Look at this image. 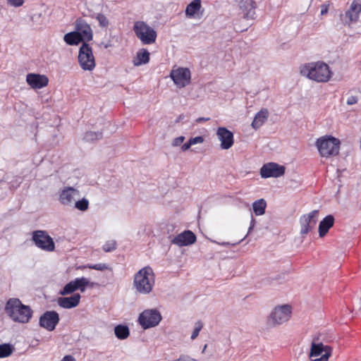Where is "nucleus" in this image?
Here are the masks:
<instances>
[{
    "instance_id": "79ce46f5",
    "label": "nucleus",
    "mask_w": 361,
    "mask_h": 361,
    "mask_svg": "<svg viewBox=\"0 0 361 361\" xmlns=\"http://www.w3.org/2000/svg\"><path fill=\"white\" fill-rule=\"evenodd\" d=\"M204 137L202 136H197L195 137H192L190 139V141L192 143V145H196V144H200L204 142Z\"/></svg>"
},
{
    "instance_id": "9d476101",
    "label": "nucleus",
    "mask_w": 361,
    "mask_h": 361,
    "mask_svg": "<svg viewBox=\"0 0 361 361\" xmlns=\"http://www.w3.org/2000/svg\"><path fill=\"white\" fill-rule=\"evenodd\" d=\"M32 240L35 245L41 250L51 252L55 249V244L52 238L44 231H34Z\"/></svg>"
},
{
    "instance_id": "2eb2a0df",
    "label": "nucleus",
    "mask_w": 361,
    "mask_h": 361,
    "mask_svg": "<svg viewBox=\"0 0 361 361\" xmlns=\"http://www.w3.org/2000/svg\"><path fill=\"white\" fill-rule=\"evenodd\" d=\"M285 167L274 162H269L262 166L260 169L262 178H267L270 177L279 178L285 173Z\"/></svg>"
},
{
    "instance_id": "de8ad7c7",
    "label": "nucleus",
    "mask_w": 361,
    "mask_h": 361,
    "mask_svg": "<svg viewBox=\"0 0 361 361\" xmlns=\"http://www.w3.org/2000/svg\"><path fill=\"white\" fill-rule=\"evenodd\" d=\"M209 120V118L200 117V118H197L196 122L201 123L203 121H207Z\"/></svg>"
},
{
    "instance_id": "dca6fc26",
    "label": "nucleus",
    "mask_w": 361,
    "mask_h": 361,
    "mask_svg": "<svg viewBox=\"0 0 361 361\" xmlns=\"http://www.w3.org/2000/svg\"><path fill=\"white\" fill-rule=\"evenodd\" d=\"M216 136L221 142V148L222 149H230L233 143V134L225 127H219L216 130Z\"/></svg>"
},
{
    "instance_id": "423d86ee",
    "label": "nucleus",
    "mask_w": 361,
    "mask_h": 361,
    "mask_svg": "<svg viewBox=\"0 0 361 361\" xmlns=\"http://www.w3.org/2000/svg\"><path fill=\"white\" fill-rule=\"evenodd\" d=\"M78 63L83 71H92L96 66L92 49L86 42H83L78 51Z\"/></svg>"
},
{
    "instance_id": "c756f323",
    "label": "nucleus",
    "mask_w": 361,
    "mask_h": 361,
    "mask_svg": "<svg viewBox=\"0 0 361 361\" xmlns=\"http://www.w3.org/2000/svg\"><path fill=\"white\" fill-rule=\"evenodd\" d=\"M14 350V348L9 343L0 345V358H4L10 356Z\"/></svg>"
},
{
    "instance_id": "c9c22d12",
    "label": "nucleus",
    "mask_w": 361,
    "mask_h": 361,
    "mask_svg": "<svg viewBox=\"0 0 361 361\" xmlns=\"http://www.w3.org/2000/svg\"><path fill=\"white\" fill-rule=\"evenodd\" d=\"M203 327V324L200 321H197L195 324V328L191 335V339L195 340L199 335L200 331Z\"/></svg>"
},
{
    "instance_id": "aec40b11",
    "label": "nucleus",
    "mask_w": 361,
    "mask_h": 361,
    "mask_svg": "<svg viewBox=\"0 0 361 361\" xmlns=\"http://www.w3.org/2000/svg\"><path fill=\"white\" fill-rule=\"evenodd\" d=\"M26 82L33 89H41L48 85L49 79L44 75L29 73L26 76Z\"/></svg>"
},
{
    "instance_id": "a878e982",
    "label": "nucleus",
    "mask_w": 361,
    "mask_h": 361,
    "mask_svg": "<svg viewBox=\"0 0 361 361\" xmlns=\"http://www.w3.org/2000/svg\"><path fill=\"white\" fill-rule=\"evenodd\" d=\"M64 42L71 46L78 45L82 41V37L76 30L66 34L63 37Z\"/></svg>"
},
{
    "instance_id": "b1692460",
    "label": "nucleus",
    "mask_w": 361,
    "mask_h": 361,
    "mask_svg": "<svg viewBox=\"0 0 361 361\" xmlns=\"http://www.w3.org/2000/svg\"><path fill=\"white\" fill-rule=\"evenodd\" d=\"M334 217L332 215H328L324 217L319 224V235L324 237L329 230L334 226Z\"/></svg>"
},
{
    "instance_id": "6ab92c4d",
    "label": "nucleus",
    "mask_w": 361,
    "mask_h": 361,
    "mask_svg": "<svg viewBox=\"0 0 361 361\" xmlns=\"http://www.w3.org/2000/svg\"><path fill=\"white\" fill-rule=\"evenodd\" d=\"M196 241V236L191 231H185L175 236L171 243L179 247L188 246Z\"/></svg>"
},
{
    "instance_id": "c03bdc74",
    "label": "nucleus",
    "mask_w": 361,
    "mask_h": 361,
    "mask_svg": "<svg viewBox=\"0 0 361 361\" xmlns=\"http://www.w3.org/2000/svg\"><path fill=\"white\" fill-rule=\"evenodd\" d=\"M329 4H322L321 6V15H325L328 13L329 11Z\"/></svg>"
},
{
    "instance_id": "4c0bfd02",
    "label": "nucleus",
    "mask_w": 361,
    "mask_h": 361,
    "mask_svg": "<svg viewBox=\"0 0 361 361\" xmlns=\"http://www.w3.org/2000/svg\"><path fill=\"white\" fill-rule=\"evenodd\" d=\"M6 1L9 6L13 7H20L24 3V0H6Z\"/></svg>"
},
{
    "instance_id": "4468645a",
    "label": "nucleus",
    "mask_w": 361,
    "mask_h": 361,
    "mask_svg": "<svg viewBox=\"0 0 361 361\" xmlns=\"http://www.w3.org/2000/svg\"><path fill=\"white\" fill-rule=\"evenodd\" d=\"M59 314L56 311H47L39 317V325L47 331H54L59 322Z\"/></svg>"
},
{
    "instance_id": "1a4fd4ad",
    "label": "nucleus",
    "mask_w": 361,
    "mask_h": 361,
    "mask_svg": "<svg viewBox=\"0 0 361 361\" xmlns=\"http://www.w3.org/2000/svg\"><path fill=\"white\" fill-rule=\"evenodd\" d=\"M324 353L320 357L315 358L312 361H328L331 355L332 348L329 345H324L319 341L318 337H314L311 343L310 357H317Z\"/></svg>"
},
{
    "instance_id": "e433bc0d",
    "label": "nucleus",
    "mask_w": 361,
    "mask_h": 361,
    "mask_svg": "<svg viewBox=\"0 0 361 361\" xmlns=\"http://www.w3.org/2000/svg\"><path fill=\"white\" fill-rule=\"evenodd\" d=\"M88 268L91 269L98 270V271H104L106 269H111L109 266L106 264L99 263L94 264H90L87 266Z\"/></svg>"
},
{
    "instance_id": "c85d7f7f",
    "label": "nucleus",
    "mask_w": 361,
    "mask_h": 361,
    "mask_svg": "<svg viewBox=\"0 0 361 361\" xmlns=\"http://www.w3.org/2000/svg\"><path fill=\"white\" fill-rule=\"evenodd\" d=\"M266 207L267 203L264 199H259L252 204L253 212L257 216L264 214L265 213Z\"/></svg>"
},
{
    "instance_id": "473e14b6",
    "label": "nucleus",
    "mask_w": 361,
    "mask_h": 361,
    "mask_svg": "<svg viewBox=\"0 0 361 361\" xmlns=\"http://www.w3.org/2000/svg\"><path fill=\"white\" fill-rule=\"evenodd\" d=\"M116 242L114 240L106 242L102 247L103 250L106 252H112L116 250Z\"/></svg>"
},
{
    "instance_id": "0eeeda50",
    "label": "nucleus",
    "mask_w": 361,
    "mask_h": 361,
    "mask_svg": "<svg viewBox=\"0 0 361 361\" xmlns=\"http://www.w3.org/2000/svg\"><path fill=\"white\" fill-rule=\"evenodd\" d=\"M162 317L156 309H148L141 312L138 317V322L144 329L157 326Z\"/></svg>"
},
{
    "instance_id": "3c124183",
    "label": "nucleus",
    "mask_w": 361,
    "mask_h": 361,
    "mask_svg": "<svg viewBox=\"0 0 361 361\" xmlns=\"http://www.w3.org/2000/svg\"><path fill=\"white\" fill-rule=\"evenodd\" d=\"M110 46H111V44H109V43H108V44H105L104 45V48H105V49L109 48Z\"/></svg>"
},
{
    "instance_id": "ddd939ff",
    "label": "nucleus",
    "mask_w": 361,
    "mask_h": 361,
    "mask_svg": "<svg viewBox=\"0 0 361 361\" xmlns=\"http://www.w3.org/2000/svg\"><path fill=\"white\" fill-rule=\"evenodd\" d=\"M318 210H313L310 213L300 216V224L301 226V235H303L307 234L315 227L318 220Z\"/></svg>"
},
{
    "instance_id": "5701e85b",
    "label": "nucleus",
    "mask_w": 361,
    "mask_h": 361,
    "mask_svg": "<svg viewBox=\"0 0 361 361\" xmlns=\"http://www.w3.org/2000/svg\"><path fill=\"white\" fill-rule=\"evenodd\" d=\"M269 111L267 109L263 108L257 112L251 123L252 128L259 129L268 119Z\"/></svg>"
},
{
    "instance_id": "ea45409f",
    "label": "nucleus",
    "mask_w": 361,
    "mask_h": 361,
    "mask_svg": "<svg viewBox=\"0 0 361 361\" xmlns=\"http://www.w3.org/2000/svg\"><path fill=\"white\" fill-rule=\"evenodd\" d=\"M255 223H256L255 219L253 218V216H252L251 221H250V227L248 228V231H247V235L243 239H241L238 243H234L233 245L238 244L240 242H242L247 237V235L254 229V227L255 226Z\"/></svg>"
},
{
    "instance_id": "f257e3e1",
    "label": "nucleus",
    "mask_w": 361,
    "mask_h": 361,
    "mask_svg": "<svg viewBox=\"0 0 361 361\" xmlns=\"http://www.w3.org/2000/svg\"><path fill=\"white\" fill-rule=\"evenodd\" d=\"M155 284V276L152 268L146 266L136 272L133 277V286L137 293L149 294Z\"/></svg>"
},
{
    "instance_id": "37998d69",
    "label": "nucleus",
    "mask_w": 361,
    "mask_h": 361,
    "mask_svg": "<svg viewBox=\"0 0 361 361\" xmlns=\"http://www.w3.org/2000/svg\"><path fill=\"white\" fill-rule=\"evenodd\" d=\"M358 101L357 97L356 96H350L348 98L346 104L348 105L355 104Z\"/></svg>"
},
{
    "instance_id": "bb28decb",
    "label": "nucleus",
    "mask_w": 361,
    "mask_h": 361,
    "mask_svg": "<svg viewBox=\"0 0 361 361\" xmlns=\"http://www.w3.org/2000/svg\"><path fill=\"white\" fill-rule=\"evenodd\" d=\"M201 8V0H193L186 6L185 15L189 18H192L199 13Z\"/></svg>"
},
{
    "instance_id": "4be33fe9",
    "label": "nucleus",
    "mask_w": 361,
    "mask_h": 361,
    "mask_svg": "<svg viewBox=\"0 0 361 361\" xmlns=\"http://www.w3.org/2000/svg\"><path fill=\"white\" fill-rule=\"evenodd\" d=\"M239 6L245 18H254L255 14V2L254 0H241Z\"/></svg>"
},
{
    "instance_id": "39448f33",
    "label": "nucleus",
    "mask_w": 361,
    "mask_h": 361,
    "mask_svg": "<svg viewBox=\"0 0 361 361\" xmlns=\"http://www.w3.org/2000/svg\"><path fill=\"white\" fill-rule=\"evenodd\" d=\"M133 31L142 44H152L157 39V32L144 21L135 22Z\"/></svg>"
},
{
    "instance_id": "49530a36",
    "label": "nucleus",
    "mask_w": 361,
    "mask_h": 361,
    "mask_svg": "<svg viewBox=\"0 0 361 361\" xmlns=\"http://www.w3.org/2000/svg\"><path fill=\"white\" fill-rule=\"evenodd\" d=\"M61 361H75V359L71 355H66Z\"/></svg>"
},
{
    "instance_id": "f704fd0d",
    "label": "nucleus",
    "mask_w": 361,
    "mask_h": 361,
    "mask_svg": "<svg viewBox=\"0 0 361 361\" xmlns=\"http://www.w3.org/2000/svg\"><path fill=\"white\" fill-rule=\"evenodd\" d=\"M96 19L98 20L100 27H107L109 26V20L104 14L98 13L96 16Z\"/></svg>"
},
{
    "instance_id": "2f4dec72",
    "label": "nucleus",
    "mask_w": 361,
    "mask_h": 361,
    "mask_svg": "<svg viewBox=\"0 0 361 361\" xmlns=\"http://www.w3.org/2000/svg\"><path fill=\"white\" fill-rule=\"evenodd\" d=\"M75 207L80 211L84 212L88 209L89 201L86 198H82L74 203Z\"/></svg>"
},
{
    "instance_id": "8fccbe9b",
    "label": "nucleus",
    "mask_w": 361,
    "mask_h": 361,
    "mask_svg": "<svg viewBox=\"0 0 361 361\" xmlns=\"http://www.w3.org/2000/svg\"><path fill=\"white\" fill-rule=\"evenodd\" d=\"M218 244L221 245H224V246H226V245H230V243H218Z\"/></svg>"
},
{
    "instance_id": "58836bf2",
    "label": "nucleus",
    "mask_w": 361,
    "mask_h": 361,
    "mask_svg": "<svg viewBox=\"0 0 361 361\" xmlns=\"http://www.w3.org/2000/svg\"><path fill=\"white\" fill-rule=\"evenodd\" d=\"M350 8L353 10V11H355L358 14L361 12V4H359L356 2L355 1H353L350 6Z\"/></svg>"
},
{
    "instance_id": "6e6552de",
    "label": "nucleus",
    "mask_w": 361,
    "mask_h": 361,
    "mask_svg": "<svg viewBox=\"0 0 361 361\" xmlns=\"http://www.w3.org/2000/svg\"><path fill=\"white\" fill-rule=\"evenodd\" d=\"M291 314V308L288 305L276 306L270 313L268 322L272 326L282 324L287 322Z\"/></svg>"
},
{
    "instance_id": "72a5a7b5",
    "label": "nucleus",
    "mask_w": 361,
    "mask_h": 361,
    "mask_svg": "<svg viewBox=\"0 0 361 361\" xmlns=\"http://www.w3.org/2000/svg\"><path fill=\"white\" fill-rule=\"evenodd\" d=\"M345 17L349 19L348 24L350 25V23L356 22L358 20L359 14L349 8V10L345 12Z\"/></svg>"
},
{
    "instance_id": "9b49d317",
    "label": "nucleus",
    "mask_w": 361,
    "mask_h": 361,
    "mask_svg": "<svg viewBox=\"0 0 361 361\" xmlns=\"http://www.w3.org/2000/svg\"><path fill=\"white\" fill-rule=\"evenodd\" d=\"M170 78L179 88L188 85L191 82V72L188 68H173L170 73Z\"/></svg>"
},
{
    "instance_id": "7c9ffc66",
    "label": "nucleus",
    "mask_w": 361,
    "mask_h": 361,
    "mask_svg": "<svg viewBox=\"0 0 361 361\" xmlns=\"http://www.w3.org/2000/svg\"><path fill=\"white\" fill-rule=\"evenodd\" d=\"M102 134L100 132H87L84 135V139L87 142L94 141L101 139Z\"/></svg>"
},
{
    "instance_id": "a211bd4d",
    "label": "nucleus",
    "mask_w": 361,
    "mask_h": 361,
    "mask_svg": "<svg viewBox=\"0 0 361 361\" xmlns=\"http://www.w3.org/2000/svg\"><path fill=\"white\" fill-rule=\"evenodd\" d=\"M75 28L77 32L82 37V41H91L93 38L92 30L90 25L82 18L75 20Z\"/></svg>"
},
{
    "instance_id": "f03ea898",
    "label": "nucleus",
    "mask_w": 361,
    "mask_h": 361,
    "mask_svg": "<svg viewBox=\"0 0 361 361\" xmlns=\"http://www.w3.org/2000/svg\"><path fill=\"white\" fill-rule=\"evenodd\" d=\"M5 311L13 321L22 324L29 322L32 316L31 308L23 304L18 298H10L6 302Z\"/></svg>"
},
{
    "instance_id": "393cba45",
    "label": "nucleus",
    "mask_w": 361,
    "mask_h": 361,
    "mask_svg": "<svg viewBox=\"0 0 361 361\" xmlns=\"http://www.w3.org/2000/svg\"><path fill=\"white\" fill-rule=\"evenodd\" d=\"M149 61V52L146 49H141L137 52L136 56L134 58L133 63L135 66H140L146 64Z\"/></svg>"
},
{
    "instance_id": "412c9836",
    "label": "nucleus",
    "mask_w": 361,
    "mask_h": 361,
    "mask_svg": "<svg viewBox=\"0 0 361 361\" xmlns=\"http://www.w3.org/2000/svg\"><path fill=\"white\" fill-rule=\"evenodd\" d=\"M80 298L81 296L79 293H75L71 297L59 298L57 303L62 308L71 309L79 305Z\"/></svg>"
},
{
    "instance_id": "f3484780",
    "label": "nucleus",
    "mask_w": 361,
    "mask_h": 361,
    "mask_svg": "<svg viewBox=\"0 0 361 361\" xmlns=\"http://www.w3.org/2000/svg\"><path fill=\"white\" fill-rule=\"evenodd\" d=\"M79 191L73 187L64 188L59 195L60 202L66 206H71L75 202V197H79Z\"/></svg>"
},
{
    "instance_id": "20e7f679",
    "label": "nucleus",
    "mask_w": 361,
    "mask_h": 361,
    "mask_svg": "<svg viewBox=\"0 0 361 361\" xmlns=\"http://www.w3.org/2000/svg\"><path fill=\"white\" fill-rule=\"evenodd\" d=\"M341 142L332 135H324L317 139L315 146L321 157L329 158L338 154Z\"/></svg>"
},
{
    "instance_id": "a19ab883",
    "label": "nucleus",
    "mask_w": 361,
    "mask_h": 361,
    "mask_svg": "<svg viewBox=\"0 0 361 361\" xmlns=\"http://www.w3.org/2000/svg\"><path fill=\"white\" fill-rule=\"evenodd\" d=\"M184 140H185L184 136H179L178 137H176L175 139H173V140L172 142V145L173 147L180 146L183 142Z\"/></svg>"
},
{
    "instance_id": "f8f14e48",
    "label": "nucleus",
    "mask_w": 361,
    "mask_h": 361,
    "mask_svg": "<svg viewBox=\"0 0 361 361\" xmlns=\"http://www.w3.org/2000/svg\"><path fill=\"white\" fill-rule=\"evenodd\" d=\"M90 285V281L85 277L76 278L65 285L63 288L60 290V295H66L74 293L75 290L85 292L87 286Z\"/></svg>"
},
{
    "instance_id": "7ed1b4c3",
    "label": "nucleus",
    "mask_w": 361,
    "mask_h": 361,
    "mask_svg": "<svg viewBox=\"0 0 361 361\" xmlns=\"http://www.w3.org/2000/svg\"><path fill=\"white\" fill-rule=\"evenodd\" d=\"M300 73L317 82H326L332 75L329 66L322 61L305 64L300 68Z\"/></svg>"
},
{
    "instance_id": "cd10ccee",
    "label": "nucleus",
    "mask_w": 361,
    "mask_h": 361,
    "mask_svg": "<svg viewBox=\"0 0 361 361\" xmlns=\"http://www.w3.org/2000/svg\"><path fill=\"white\" fill-rule=\"evenodd\" d=\"M114 334L118 339L123 340L129 336L130 331L127 326L119 324L114 328Z\"/></svg>"
},
{
    "instance_id": "09e8293b",
    "label": "nucleus",
    "mask_w": 361,
    "mask_h": 361,
    "mask_svg": "<svg viewBox=\"0 0 361 361\" xmlns=\"http://www.w3.org/2000/svg\"><path fill=\"white\" fill-rule=\"evenodd\" d=\"M184 118H185L184 115L183 114H180L176 118V122L178 123V122L180 121L181 120H183Z\"/></svg>"
},
{
    "instance_id": "a18cd8bd",
    "label": "nucleus",
    "mask_w": 361,
    "mask_h": 361,
    "mask_svg": "<svg viewBox=\"0 0 361 361\" xmlns=\"http://www.w3.org/2000/svg\"><path fill=\"white\" fill-rule=\"evenodd\" d=\"M191 146H192V143L189 140L188 142H186L182 145L181 149L183 151L185 152V151H187L188 149H189Z\"/></svg>"
},
{
    "instance_id": "603ef678",
    "label": "nucleus",
    "mask_w": 361,
    "mask_h": 361,
    "mask_svg": "<svg viewBox=\"0 0 361 361\" xmlns=\"http://www.w3.org/2000/svg\"><path fill=\"white\" fill-rule=\"evenodd\" d=\"M207 347V344H205V345H204L203 349H202V353H204V351H205V350H206Z\"/></svg>"
}]
</instances>
